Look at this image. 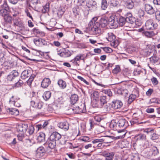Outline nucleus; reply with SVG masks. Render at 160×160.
Listing matches in <instances>:
<instances>
[{"label":"nucleus","instance_id":"f257e3e1","mask_svg":"<svg viewBox=\"0 0 160 160\" xmlns=\"http://www.w3.org/2000/svg\"><path fill=\"white\" fill-rule=\"evenodd\" d=\"M109 24L113 28L118 27V24L121 26L124 25L126 22V18L122 16L120 17L119 19L115 16H112L109 17Z\"/></svg>","mask_w":160,"mask_h":160},{"label":"nucleus","instance_id":"f03ea898","mask_svg":"<svg viewBox=\"0 0 160 160\" xmlns=\"http://www.w3.org/2000/svg\"><path fill=\"white\" fill-rule=\"evenodd\" d=\"M115 152H109L108 150H102L100 152V155L104 157L105 160H113Z\"/></svg>","mask_w":160,"mask_h":160},{"label":"nucleus","instance_id":"7ed1b4c3","mask_svg":"<svg viewBox=\"0 0 160 160\" xmlns=\"http://www.w3.org/2000/svg\"><path fill=\"white\" fill-rule=\"evenodd\" d=\"M125 5L129 9L133 8L134 5L138 4L140 2L139 0H124Z\"/></svg>","mask_w":160,"mask_h":160},{"label":"nucleus","instance_id":"20e7f679","mask_svg":"<svg viewBox=\"0 0 160 160\" xmlns=\"http://www.w3.org/2000/svg\"><path fill=\"white\" fill-rule=\"evenodd\" d=\"M145 26L147 29L153 30L157 28L158 25L156 23H154L153 20L150 19L147 21L145 23Z\"/></svg>","mask_w":160,"mask_h":160},{"label":"nucleus","instance_id":"39448f33","mask_svg":"<svg viewBox=\"0 0 160 160\" xmlns=\"http://www.w3.org/2000/svg\"><path fill=\"white\" fill-rule=\"evenodd\" d=\"M18 75V72L16 70H13L7 76L6 81L7 82L13 81Z\"/></svg>","mask_w":160,"mask_h":160},{"label":"nucleus","instance_id":"423d86ee","mask_svg":"<svg viewBox=\"0 0 160 160\" xmlns=\"http://www.w3.org/2000/svg\"><path fill=\"white\" fill-rule=\"evenodd\" d=\"M31 105L34 108L38 109H40L42 107L43 103L41 101L36 99L31 101Z\"/></svg>","mask_w":160,"mask_h":160},{"label":"nucleus","instance_id":"0eeeda50","mask_svg":"<svg viewBox=\"0 0 160 160\" xmlns=\"http://www.w3.org/2000/svg\"><path fill=\"white\" fill-rule=\"evenodd\" d=\"M57 54L61 57L66 58L70 57L72 53L69 50L64 49L62 51H58Z\"/></svg>","mask_w":160,"mask_h":160},{"label":"nucleus","instance_id":"6e6552de","mask_svg":"<svg viewBox=\"0 0 160 160\" xmlns=\"http://www.w3.org/2000/svg\"><path fill=\"white\" fill-rule=\"evenodd\" d=\"M122 137L121 136L117 137L108 136H103V138H104V143H110L112 142L113 140L118 139L122 138Z\"/></svg>","mask_w":160,"mask_h":160},{"label":"nucleus","instance_id":"1a4fd4ad","mask_svg":"<svg viewBox=\"0 0 160 160\" xmlns=\"http://www.w3.org/2000/svg\"><path fill=\"white\" fill-rule=\"evenodd\" d=\"M46 153L45 150L43 147H39L36 150V156L37 158H39L43 156Z\"/></svg>","mask_w":160,"mask_h":160},{"label":"nucleus","instance_id":"9d476101","mask_svg":"<svg viewBox=\"0 0 160 160\" xmlns=\"http://www.w3.org/2000/svg\"><path fill=\"white\" fill-rule=\"evenodd\" d=\"M33 42L37 46H45L47 44V42L44 39L39 38L38 39H34Z\"/></svg>","mask_w":160,"mask_h":160},{"label":"nucleus","instance_id":"9b49d317","mask_svg":"<svg viewBox=\"0 0 160 160\" xmlns=\"http://www.w3.org/2000/svg\"><path fill=\"white\" fill-rule=\"evenodd\" d=\"M28 128L27 124H19L17 127V131L18 132L24 134L27 131Z\"/></svg>","mask_w":160,"mask_h":160},{"label":"nucleus","instance_id":"f8f14e48","mask_svg":"<svg viewBox=\"0 0 160 160\" xmlns=\"http://www.w3.org/2000/svg\"><path fill=\"white\" fill-rule=\"evenodd\" d=\"M61 136L60 134L57 132H53L50 135L49 139L56 142L61 138Z\"/></svg>","mask_w":160,"mask_h":160},{"label":"nucleus","instance_id":"ddd939ff","mask_svg":"<svg viewBox=\"0 0 160 160\" xmlns=\"http://www.w3.org/2000/svg\"><path fill=\"white\" fill-rule=\"evenodd\" d=\"M76 113H84L86 112V108L85 105L84 103H82L79 106L76 107L75 108Z\"/></svg>","mask_w":160,"mask_h":160},{"label":"nucleus","instance_id":"4468645a","mask_svg":"<svg viewBox=\"0 0 160 160\" xmlns=\"http://www.w3.org/2000/svg\"><path fill=\"white\" fill-rule=\"evenodd\" d=\"M109 18L108 19L106 17L102 18L100 22V27L103 28H105L108 24L111 25L109 24Z\"/></svg>","mask_w":160,"mask_h":160},{"label":"nucleus","instance_id":"2eb2a0df","mask_svg":"<svg viewBox=\"0 0 160 160\" xmlns=\"http://www.w3.org/2000/svg\"><path fill=\"white\" fill-rule=\"evenodd\" d=\"M145 9L147 13L149 14H152L155 12L153 7L149 4H146L145 5Z\"/></svg>","mask_w":160,"mask_h":160},{"label":"nucleus","instance_id":"dca6fc26","mask_svg":"<svg viewBox=\"0 0 160 160\" xmlns=\"http://www.w3.org/2000/svg\"><path fill=\"white\" fill-rule=\"evenodd\" d=\"M123 104L122 102L119 100H116L112 102V106L113 108L117 109L121 108Z\"/></svg>","mask_w":160,"mask_h":160},{"label":"nucleus","instance_id":"f3484780","mask_svg":"<svg viewBox=\"0 0 160 160\" xmlns=\"http://www.w3.org/2000/svg\"><path fill=\"white\" fill-rule=\"evenodd\" d=\"M51 81L48 78H45L41 82V87L44 88H47L50 84Z\"/></svg>","mask_w":160,"mask_h":160},{"label":"nucleus","instance_id":"a211bd4d","mask_svg":"<svg viewBox=\"0 0 160 160\" xmlns=\"http://www.w3.org/2000/svg\"><path fill=\"white\" fill-rule=\"evenodd\" d=\"M58 127L65 131H67L69 128L68 123L67 121L60 122L58 124Z\"/></svg>","mask_w":160,"mask_h":160},{"label":"nucleus","instance_id":"6ab92c4d","mask_svg":"<svg viewBox=\"0 0 160 160\" xmlns=\"http://www.w3.org/2000/svg\"><path fill=\"white\" fill-rule=\"evenodd\" d=\"M108 37H106L107 40L110 42H112V43H114L115 42V39H116V36L112 32H108L107 34Z\"/></svg>","mask_w":160,"mask_h":160},{"label":"nucleus","instance_id":"aec40b11","mask_svg":"<svg viewBox=\"0 0 160 160\" xmlns=\"http://www.w3.org/2000/svg\"><path fill=\"white\" fill-rule=\"evenodd\" d=\"M150 154L152 156H155L159 153V151L157 148L154 146H152L150 149L149 151Z\"/></svg>","mask_w":160,"mask_h":160},{"label":"nucleus","instance_id":"412c9836","mask_svg":"<svg viewBox=\"0 0 160 160\" xmlns=\"http://www.w3.org/2000/svg\"><path fill=\"white\" fill-rule=\"evenodd\" d=\"M126 18V22H128L130 23H133L135 21L134 17H132V14L130 13H128L127 14Z\"/></svg>","mask_w":160,"mask_h":160},{"label":"nucleus","instance_id":"4be33fe9","mask_svg":"<svg viewBox=\"0 0 160 160\" xmlns=\"http://www.w3.org/2000/svg\"><path fill=\"white\" fill-rule=\"evenodd\" d=\"M127 121L124 119H120L118 122V124L120 128L126 127L127 126Z\"/></svg>","mask_w":160,"mask_h":160},{"label":"nucleus","instance_id":"5701e85b","mask_svg":"<svg viewBox=\"0 0 160 160\" xmlns=\"http://www.w3.org/2000/svg\"><path fill=\"white\" fill-rule=\"evenodd\" d=\"M45 133L42 132H40L39 134L38 137V141L41 142H43L45 141Z\"/></svg>","mask_w":160,"mask_h":160},{"label":"nucleus","instance_id":"b1692460","mask_svg":"<svg viewBox=\"0 0 160 160\" xmlns=\"http://www.w3.org/2000/svg\"><path fill=\"white\" fill-rule=\"evenodd\" d=\"M58 84L62 89L65 88L67 86L66 82L62 79H59L58 82Z\"/></svg>","mask_w":160,"mask_h":160},{"label":"nucleus","instance_id":"393cba45","mask_svg":"<svg viewBox=\"0 0 160 160\" xmlns=\"http://www.w3.org/2000/svg\"><path fill=\"white\" fill-rule=\"evenodd\" d=\"M3 18L6 23H12V17L8 13L3 17Z\"/></svg>","mask_w":160,"mask_h":160},{"label":"nucleus","instance_id":"a878e982","mask_svg":"<svg viewBox=\"0 0 160 160\" xmlns=\"http://www.w3.org/2000/svg\"><path fill=\"white\" fill-rule=\"evenodd\" d=\"M78 96L76 94L72 95L70 98L71 104H74L78 101Z\"/></svg>","mask_w":160,"mask_h":160},{"label":"nucleus","instance_id":"bb28decb","mask_svg":"<svg viewBox=\"0 0 160 160\" xmlns=\"http://www.w3.org/2000/svg\"><path fill=\"white\" fill-rule=\"evenodd\" d=\"M135 138L136 140L143 141L146 139V136L145 135L142 133H140L136 136Z\"/></svg>","mask_w":160,"mask_h":160},{"label":"nucleus","instance_id":"cd10ccee","mask_svg":"<svg viewBox=\"0 0 160 160\" xmlns=\"http://www.w3.org/2000/svg\"><path fill=\"white\" fill-rule=\"evenodd\" d=\"M87 6L88 8L92 7L96 8L97 7V3L96 2L93 0H89L87 4Z\"/></svg>","mask_w":160,"mask_h":160},{"label":"nucleus","instance_id":"c85d7f7f","mask_svg":"<svg viewBox=\"0 0 160 160\" xmlns=\"http://www.w3.org/2000/svg\"><path fill=\"white\" fill-rule=\"evenodd\" d=\"M51 93L50 91H47L45 92L43 95L44 99L47 101L50 98L51 96Z\"/></svg>","mask_w":160,"mask_h":160},{"label":"nucleus","instance_id":"c756f323","mask_svg":"<svg viewBox=\"0 0 160 160\" xmlns=\"http://www.w3.org/2000/svg\"><path fill=\"white\" fill-rule=\"evenodd\" d=\"M8 110H9V113L12 115H17L19 114V111L16 108H9Z\"/></svg>","mask_w":160,"mask_h":160},{"label":"nucleus","instance_id":"7c9ffc66","mask_svg":"<svg viewBox=\"0 0 160 160\" xmlns=\"http://www.w3.org/2000/svg\"><path fill=\"white\" fill-rule=\"evenodd\" d=\"M49 10V3H47L43 7L42 10V12L43 13H45L48 12Z\"/></svg>","mask_w":160,"mask_h":160},{"label":"nucleus","instance_id":"2f4dec72","mask_svg":"<svg viewBox=\"0 0 160 160\" xmlns=\"http://www.w3.org/2000/svg\"><path fill=\"white\" fill-rule=\"evenodd\" d=\"M48 147L51 149H53L56 146V142L52 140H50L48 142Z\"/></svg>","mask_w":160,"mask_h":160},{"label":"nucleus","instance_id":"473e14b6","mask_svg":"<svg viewBox=\"0 0 160 160\" xmlns=\"http://www.w3.org/2000/svg\"><path fill=\"white\" fill-rule=\"evenodd\" d=\"M92 30L94 34L97 35L99 34L101 32V30L97 27H95L92 28Z\"/></svg>","mask_w":160,"mask_h":160},{"label":"nucleus","instance_id":"72a5a7b5","mask_svg":"<svg viewBox=\"0 0 160 160\" xmlns=\"http://www.w3.org/2000/svg\"><path fill=\"white\" fill-rule=\"evenodd\" d=\"M32 30L34 32L36 33L41 37H43L45 36V33L43 32L39 31L36 28H33Z\"/></svg>","mask_w":160,"mask_h":160},{"label":"nucleus","instance_id":"f704fd0d","mask_svg":"<svg viewBox=\"0 0 160 160\" xmlns=\"http://www.w3.org/2000/svg\"><path fill=\"white\" fill-rule=\"evenodd\" d=\"M19 99V98H17L14 96H12L10 99V104H13L14 103L18 101Z\"/></svg>","mask_w":160,"mask_h":160},{"label":"nucleus","instance_id":"c9c22d12","mask_svg":"<svg viewBox=\"0 0 160 160\" xmlns=\"http://www.w3.org/2000/svg\"><path fill=\"white\" fill-rule=\"evenodd\" d=\"M28 72L27 70L23 71L21 74V78L23 79H25L28 77Z\"/></svg>","mask_w":160,"mask_h":160},{"label":"nucleus","instance_id":"e433bc0d","mask_svg":"<svg viewBox=\"0 0 160 160\" xmlns=\"http://www.w3.org/2000/svg\"><path fill=\"white\" fill-rule=\"evenodd\" d=\"M107 102L106 97L102 96L100 97V104L101 106H102Z\"/></svg>","mask_w":160,"mask_h":160},{"label":"nucleus","instance_id":"4c0bfd02","mask_svg":"<svg viewBox=\"0 0 160 160\" xmlns=\"http://www.w3.org/2000/svg\"><path fill=\"white\" fill-rule=\"evenodd\" d=\"M35 75L34 74L32 75L28 80L27 81V82L29 86L30 87L31 86L32 82L34 78L35 77Z\"/></svg>","mask_w":160,"mask_h":160},{"label":"nucleus","instance_id":"58836bf2","mask_svg":"<svg viewBox=\"0 0 160 160\" xmlns=\"http://www.w3.org/2000/svg\"><path fill=\"white\" fill-rule=\"evenodd\" d=\"M11 14L14 17L18 16L19 14V12L16 8H12V11H11Z\"/></svg>","mask_w":160,"mask_h":160},{"label":"nucleus","instance_id":"ea45409f","mask_svg":"<svg viewBox=\"0 0 160 160\" xmlns=\"http://www.w3.org/2000/svg\"><path fill=\"white\" fill-rule=\"evenodd\" d=\"M136 96L135 95L131 94L129 97L128 101V103L130 104L136 98Z\"/></svg>","mask_w":160,"mask_h":160},{"label":"nucleus","instance_id":"a19ab883","mask_svg":"<svg viewBox=\"0 0 160 160\" xmlns=\"http://www.w3.org/2000/svg\"><path fill=\"white\" fill-rule=\"evenodd\" d=\"M144 33L145 35L148 38H151L155 34L152 31L144 32Z\"/></svg>","mask_w":160,"mask_h":160},{"label":"nucleus","instance_id":"79ce46f5","mask_svg":"<svg viewBox=\"0 0 160 160\" xmlns=\"http://www.w3.org/2000/svg\"><path fill=\"white\" fill-rule=\"evenodd\" d=\"M108 4L106 0H102L101 8L103 10H105L107 8Z\"/></svg>","mask_w":160,"mask_h":160},{"label":"nucleus","instance_id":"37998d69","mask_svg":"<svg viewBox=\"0 0 160 160\" xmlns=\"http://www.w3.org/2000/svg\"><path fill=\"white\" fill-rule=\"evenodd\" d=\"M1 8L5 9L8 11L9 10V7L8 5L7 2L5 0L4 1L3 5L1 6Z\"/></svg>","mask_w":160,"mask_h":160},{"label":"nucleus","instance_id":"c03bdc74","mask_svg":"<svg viewBox=\"0 0 160 160\" xmlns=\"http://www.w3.org/2000/svg\"><path fill=\"white\" fill-rule=\"evenodd\" d=\"M8 11L7 10L1 8L0 9V15L2 17H4L8 14Z\"/></svg>","mask_w":160,"mask_h":160},{"label":"nucleus","instance_id":"a18cd8bd","mask_svg":"<svg viewBox=\"0 0 160 160\" xmlns=\"http://www.w3.org/2000/svg\"><path fill=\"white\" fill-rule=\"evenodd\" d=\"M102 142L104 143V138H103V136L101 137L100 138L95 139L92 142L93 144L98 142L102 143Z\"/></svg>","mask_w":160,"mask_h":160},{"label":"nucleus","instance_id":"49530a36","mask_svg":"<svg viewBox=\"0 0 160 160\" xmlns=\"http://www.w3.org/2000/svg\"><path fill=\"white\" fill-rule=\"evenodd\" d=\"M150 59L151 63L154 64L158 62V58L156 56H154L151 57Z\"/></svg>","mask_w":160,"mask_h":160},{"label":"nucleus","instance_id":"de8ad7c7","mask_svg":"<svg viewBox=\"0 0 160 160\" xmlns=\"http://www.w3.org/2000/svg\"><path fill=\"white\" fill-rule=\"evenodd\" d=\"M112 104H108L104 106L105 111L106 112H110L113 108Z\"/></svg>","mask_w":160,"mask_h":160},{"label":"nucleus","instance_id":"09e8293b","mask_svg":"<svg viewBox=\"0 0 160 160\" xmlns=\"http://www.w3.org/2000/svg\"><path fill=\"white\" fill-rule=\"evenodd\" d=\"M86 0H78L77 5L78 6H83L85 4Z\"/></svg>","mask_w":160,"mask_h":160},{"label":"nucleus","instance_id":"8fccbe9b","mask_svg":"<svg viewBox=\"0 0 160 160\" xmlns=\"http://www.w3.org/2000/svg\"><path fill=\"white\" fill-rule=\"evenodd\" d=\"M102 92L107 94L109 97L112 96V93L110 89L103 90H102Z\"/></svg>","mask_w":160,"mask_h":160},{"label":"nucleus","instance_id":"3c124183","mask_svg":"<svg viewBox=\"0 0 160 160\" xmlns=\"http://www.w3.org/2000/svg\"><path fill=\"white\" fill-rule=\"evenodd\" d=\"M99 93L97 91H94L91 94V97L96 99L98 97Z\"/></svg>","mask_w":160,"mask_h":160},{"label":"nucleus","instance_id":"603ef678","mask_svg":"<svg viewBox=\"0 0 160 160\" xmlns=\"http://www.w3.org/2000/svg\"><path fill=\"white\" fill-rule=\"evenodd\" d=\"M110 127L113 130L116 129L117 123L114 121H112L110 124Z\"/></svg>","mask_w":160,"mask_h":160},{"label":"nucleus","instance_id":"864d4df0","mask_svg":"<svg viewBox=\"0 0 160 160\" xmlns=\"http://www.w3.org/2000/svg\"><path fill=\"white\" fill-rule=\"evenodd\" d=\"M151 80L152 84L154 85H158V82L157 78L154 77H153L152 78H151Z\"/></svg>","mask_w":160,"mask_h":160},{"label":"nucleus","instance_id":"5fc2aeb1","mask_svg":"<svg viewBox=\"0 0 160 160\" xmlns=\"http://www.w3.org/2000/svg\"><path fill=\"white\" fill-rule=\"evenodd\" d=\"M14 23L16 25L19 27H22L23 26V22L21 20H18L14 22Z\"/></svg>","mask_w":160,"mask_h":160},{"label":"nucleus","instance_id":"6e6d98bb","mask_svg":"<svg viewBox=\"0 0 160 160\" xmlns=\"http://www.w3.org/2000/svg\"><path fill=\"white\" fill-rule=\"evenodd\" d=\"M23 84V82L21 80H19L15 84V87H18L21 86Z\"/></svg>","mask_w":160,"mask_h":160},{"label":"nucleus","instance_id":"4d7b16f0","mask_svg":"<svg viewBox=\"0 0 160 160\" xmlns=\"http://www.w3.org/2000/svg\"><path fill=\"white\" fill-rule=\"evenodd\" d=\"M75 60L77 61H79L80 59L84 60L83 55L82 54H80L74 58Z\"/></svg>","mask_w":160,"mask_h":160},{"label":"nucleus","instance_id":"13d9d810","mask_svg":"<svg viewBox=\"0 0 160 160\" xmlns=\"http://www.w3.org/2000/svg\"><path fill=\"white\" fill-rule=\"evenodd\" d=\"M146 122H139L137 120L134 119H133L131 122V123L132 124L134 123H137V124H143L145 123Z\"/></svg>","mask_w":160,"mask_h":160},{"label":"nucleus","instance_id":"bf43d9fd","mask_svg":"<svg viewBox=\"0 0 160 160\" xmlns=\"http://www.w3.org/2000/svg\"><path fill=\"white\" fill-rule=\"evenodd\" d=\"M64 13V11L62 9L58 10L57 12V15L58 17L59 18H61Z\"/></svg>","mask_w":160,"mask_h":160},{"label":"nucleus","instance_id":"052dcab7","mask_svg":"<svg viewBox=\"0 0 160 160\" xmlns=\"http://www.w3.org/2000/svg\"><path fill=\"white\" fill-rule=\"evenodd\" d=\"M120 69L119 66H117L112 71V72L114 74H117L120 71Z\"/></svg>","mask_w":160,"mask_h":160},{"label":"nucleus","instance_id":"680f3d73","mask_svg":"<svg viewBox=\"0 0 160 160\" xmlns=\"http://www.w3.org/2000/svg\"><path fill=\"white\" fill-rule=\"evenodd\" d=\"M155 17L156 19L158 21H159L160 20V11H157L156 12Z\"/></svg>","mask_w":160,"mask_h":160},{"label":"nucleus","instance_id":"e2e57ef3","mask_svg":"<svg viewBox=\"0 0 160 160\" xmlns=\"http://www.w3.org/2000/svg\"><path fill=\"white\" fill-rule=\"evenodd\" d=\"M103 50L107 53H110L112 52V50L111 48L107 47L104 48Z\"/></svg>","mask_w":160,"mask_h":160},{"label":"nucleus","instance_id":"0e129e2a","mask_svg":"<svg viewBox=\"0 0 160 160\" xmlns=\"http://www.w3.org/2000/svg\"><path fill=\"white\" fill-rule=\"evenodd\" d=\"M17 137H18V139L19 141H21L22 139L24 138V134L19 133Z\"/></svg>","mask_w":160,"mask_h":160},{"label":"nucleus","instance_id":"69168bd1","mask_svg":"<svg viewBox=\"0 0 160 160\" xmlns=\"http://www.w3.org/2000/svg\"><path fill=\"white\" fill-rule=\"evenodd\" d=\"M89 139H90L89 137L88 136H84L81 138V140L84 142H88L89 141Z\"/></svg>","mask_w":160,"mask_h":160},{"label":"nucleus","instance_id":"338daca9","mask_svg":"<svg viewBox=\"0 0 160 160\" xmlns=\"http://www.w3.org/2000/svg\"><path fill=\"white\" fill-rule=\"evenodd\" d=\"M138 14L140 18L143 17L144 14V11L142 9H140L138 11Z\"/></svg>","mask_w":160,"mask_h":160},{"label":"nucleus","instance_id":"774afa93","mask_svg":"<svg viewBox=\"0 0 160 160\" xmlns=\"http://www.w3.org/2000/svg\"><path fill=\"white\" fill-rule=\"evenodd\" d=\"M132 160H139V158L138 154H134L132 156Z\"/></svg>","mask_w":160,"mask_h":160}]
</instances>
